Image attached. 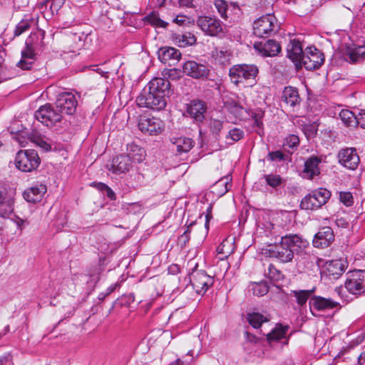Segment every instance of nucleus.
<instances>
[{
	"label": "nucleus",
	"mask_w": 365,
	"mask_h": 365,
	"mask_svg": "<svg viewBox=\"0 0 365 365\" xmlns=\"http://www.w3.org/2000/svg\"><path fill=\"white\" fill-rule=\"evenodd\" d=\"M308 245L307 240L297 235H286L281 238L279 244L270 246L267 252L270 257L276 258L281 262L287 263L292 260L295 252L302 251Z\"/></svg>",
	"instance_id": "1"
},
{
	"label": "nucleus",
	"mask_w": 365,
	"mask_h": 365,
	"mask_svg": "<svg viewBox=\"0 0 365 365\" xmlns=\"http://www.w3.org/2000/svg\"><path fill=\"white\" fill-rule=\"evenodd\" d=\"M258 71L257 67L255 65L237 64L230 68L229 76L232 83L237 86L248 81H254Z\"/></svg>",
	"instance_id": "2"
},
{
	"label": "nucleus",
	"mask_w": 365,
	"mask_h": 365,
	"mask_svg": "<svg viewBox=\"0 0 365 365\" xmlns=\"http://www.w3.org/2000/svg\"><path fill=\"white\" fill-rule=\"evenodd\" d=\"M279 29V24L274 14L262 16L253 23V33L258 37L271 36Z\"/></svg>",
	"instance_id": "3"
},
{
	"label": "nucleus",
	"mask_w": 365,
	"mask_h": 365,
	"mask_svg": "<svg viewBox=\"0 0 365 365\" xmlns=\"http://www.w3.org/2000/svg\"><path fill=\"white\" fill-rule=\"evenodd\" d=\"M136 103L139 107L160 110L166 106L167 101L165 97L145 88L138 96Z\"/></svg>",
	"instance_id": "4"
},
{
	"label": "nucleus",
	"mask_w": 365,
	"mask_h": 365,
	"mask_svg": "<svg viewBox=\"0 0 365 365\" xmlns=\"http://www.w3.org/2000/svg\"><path fill=\"white\" fill-rule=\"evenodd\" d=\"M197 24L206 35L210 36H222L226 33V26L215 16H200Z\"/></svg>",
	"instance_id": "5"
},
{
	"label": "nucleus",
	"mask_w": 365,
	"mask_h": 365,
	"mask_svg": "<svg viewBox=\"0 0 365 365\" xmlns=\"http://www.w3.org/2000/svg\"><path fill=\"white\" fill-rule=\"evenodd\" d=\"M16 167L23 172H31L40 164V158L34 150H20L15 158Z\"/></svg>",
	"instance_id": "6"
},
{
	"label": "nucleus",
	"mask_w": 365,
	"mask_h": 365,
	"mask_svg": "<svg viewBox=\"0 0 365 365\" xmlns=\"http://www.w3.org/2000/svg\"><path fill=\"white\" fill-rule=\"evenodd\" d=\"M331 196L330 192L325 188H319L305 196L300 204L302 209L317 210L324 205Z\"/></svg>",
	"instance_id": "7"
},
{
	"label": "nucleus",
	"mask_w": 365,
	"mask_h": 365,
	"mask_svg": "<svg viewBox=\"0 0 365 365\" xmlns=\"http://www.w3.org/2000/svg\"><path fill=\"white\" fill-rule=\"evenodd\" d=\"M35 118L46 126H50L61 121L62 113L58 109L54 108L51 105L46 104L41 106L36 111Z\"/></svg>",
	"instance_id": "8"
},
{
	"label": "nucleus",
	"mask_w": 365,
	"mask_h": 365,
	"mask_svg": "<svg viewBox=\"0 0 365 365\" xmlns=\"http://www.w3.org/2000/svg\"><path fill=\"white\" fill-rule=\"evenodd\" d=\"M190 280L193 289L198 294H204L214 282L213 278L202 270L192 272Z\"/></svg>",
	"instance_id": "9"
},
{
	"label": "nucleus",
	"mask_w": 365,
	"mask_h": 365,
	"mask_svg": "<svg viewBox=\"0 0 365 365\" xmlns=\"http://www.w3.org/2000/svg\"><path fill=\"white\" fill-rule=\"evenodd\" d=\"M324 54L315 47H308L305 49L300 66H304L307 70L318 69L324 63Z\"/></svg>",
	"instance_id": "10"
},
{
	"label": "nucleus",
	"mask_w": 365,
	"mask_h": 365,
	"mask_svg": "<svg viewBox=\"0 0 365 365\" xmlns=\"http://www.w3.org/2000/svg\"><path fill=\"white\" fill-rule=\"evenodd\" d=\"M78 102L73 93L63 92L58 95L56 107L63 114L73 115L76 113Z\"/></svg>",
	"instance_id": "11"
},
{
	"label": "nucleus",
	"mask_w": 365,
	"mask_h": 365,
	"mask_svg": "<svg viewBox=\"0 0 365 365\" xmlns=\"http://www.w3.org/2000/svg\"><path fill=\"white\" fill-rule=\"evenodd\" d=\"M138 126L142 133L149 135H158L163 130V121L154 117L141 116Z\"/></svg>",
	"instance_id": "12"
},
{
	"label": "nucleus",
	"mask_w": 365,
	"mask_h": 365,
	"mask_svg": "<svg viewBox=\"0 0 365 365\" xmlns=\"http://www.w3.org/2000/svg\"><path fill=\"white\" fill-rule=\"evenodd\" d=\"M365 272L362 269H355L349 273L345 287L349 292L358 294L363 292Z\"/></svg>",
	"instance_id": "13"
},
{
	"label": "nucleus",
	"mask_w": 365,
	"mask_h": 365,
	"mask_svg": "<svg viewBox=\"0 0 365 365\" xmlns=\"http://www.w3.org/2000/svg\"><path fill=\"white\" fill-rule=\"evenodd\" d=\"M338 158L339 163L350 170H355L359 163V157L354 148H346L340 150Z\"/></svg>",
	"instance_id": "14"
},
{
	"label": "nucleus",
	"mask_w": 365,
	"mask_h": 365,
	"mask_svg": "<svg viewBox=\"0 0 365 365\" xmlns=\"http://www.w3.org/2000/svg\"><path fill=\"white\" fill-rule=\"evenodd\" d=\"M255 49L263 56H275L281 51V46L274 40L255 42Z\"/></svg>",
	"instance_id": "15"
},
{
	"label": "nucleus",
	"mask_w": 365,
	"mask_h": 365,
	"mask_svg": "<svg viewBox=\"0 0 365 365\" xmlns=\"http://www.w3.org/2000/svg\"><path fill=\"white\" fill-rule=\"evenodd\" d=\"M183 72L192 78H200L207 76L209 69L204 64L195 61H187L183 65Z\"/></svg>",
	"instance_id": "16"
},
{
	"label": "nucleus",
	"mask_w": 365,
	"mask_h": 365,
	"mask_svg": "<svg viewBox=\"0 0 365 365\" xmlns=\"http://www.w3.org/2000/svg\"><path fill=\"white\" fill-rule=\"evenodd\" d=\"M346 267V262L344 260H331L325 263L323 273L330 279H337L344 272Z\"/></svg>",
	"instance_id": "17"
},
{
	"label": "nucleus",
	"mask_w": 365,
	"mask_h": 365,
	"mask_svg": "<svg viewBox=\"0 0 365 365\" xmlns=\"http://www.w3.org/2000/svg\"><path fill=\"white\" fill-rule=\"evenodd\" d=\"M36 36H29L26 40V47L21 51V60L17 63V66L23 70H28L31 68V62L27 60L33 59L35 56V51L36 48L32 47L33 39Z\"/></svg>",
	"instance_id": "18"
},
{
	"label": "nucleus",
	"mask_w": 365,
	"mask_h": 365,
	"mask_svg": "<svg viewBox=\"0 0 365 365\" xmlns=\"http://www.w3.org/2000/svg\"><path fill=\"white\" fill-rule=\"evenodd\" d=\"M334 240V235L331 227H324L314 235L313 245L315 247H327Z\"/></svg>",
	"instance_id": "19"
},
{
	"label": "nucleus",
	"mask_w": 365,
	"mask_h": 365,
	"mask_svg": "<svg viewBox=\"0 0 365 365\" xmlns=\"http://www.w3.org/2000/svg\"><path fill=\"white\" fill-rule=\"evenodd\" d=\"M207 106L205 102L193 100L187 106V112L196 122H202L205 118Z\"/></svg>",
	"instance_id": "20"
},
{
	"label": "nucleus",
	"mask_w": 365,
	"mask_h": 365,
	"mask_svg": "<svg viewBox=\"0 0 365 365\" xmlns=\"http://www.w3.org/2000/svg\"><path fill=\"white\" fill-rule=\"evenodd\" d=\"M340 52L346 61L356 63L363 61L365 50L363 46L352 48L348 46H342Z\"/></svg>",
	"instance_id": "21"
},
{
	"label": "nucleus",
	"mask_w": 365,
	"mask_h": 365,
	"mask_svg": "<svg viewBox=\"0 0 365 365\" xmlns=\"http://www.w3.org/2000/svg\"><path fill=\"white\" fill-rule=\"evenodd\" d=\"M181 57V53L179 50L173 47L162 48L158 51V58L160 61L169 66L174 65Z\"/></svg>",
	"instance_id": "22"
},
{
	"label": "nucleus",
	"mask_w": 365,
	"mask_h": 365,
	"mask_svg": "<svg viewBox=\"0 0 365 365\" xmlns=\"http://www.w3.org/2000/svg\"><path fill=\"white\" fill-rule=\"evenodd\" d=\"M46 186L43 184H37L27 188L24 192V199L29 202H37L41 200L46 192Z\"/></svg>",
	"instance_id": "23"
},
{
	"label": "nucleus",
	"mask_w": 365,
	"mask_h": 365,
	"mask_svg": "<svg viewBox=\"0 0 365 365\" xmlns=\"http://www.w3.org/2000/svg\"><path fill=\"white\" fill-rule=\"evenodd\" d=\"M310 308L317 311H324L336 307L339 303L329 298L314 296L310 299Z\"/></svg>",
	"instance_id": "24"
},
{
	"label": "nucleus",
	"mask_w": 365,
	"mask_h": 365,
	"mask_svg": "<svg viewBox=\"0 0 365 365\" xmlns=\"http://www.w3.org/2000/svg\"><path fill=\"white\" fill-rule=\"evenodd\" d=\"M132 166L133 163L128 157L119 155L113 159L110 167L108 169L115 174H120L129 171Z\"/></svg>",
	"instance_id": "25"
},
{
	"label": "nucleus",
	"mask_w": 365,
	"mask_h": 365,
	"mask_svg": "<svg viewBox=\"0 0 365 365\" xmlns=\"http://www.w3.org/2000/svg\"><path fill=\"white\" fill-rule=\"evenodd\" d=\"M170 86V84L168 80L163 78H155L148 83L145 88L166 98L169 93Z\"/></svg>",
	"instance_id": "26"
},
{
	"label": "nucleus",
	"mask_w": 365,
	"mask_h": 365,
	"mask_svg": "<svg viewBox=\"0 0 365 365\" xmlns=\"http://www.w3.org/2000/svg\"><path fill=\"white\" fill-rule=\"evenodd\" d=\"M304 52L302 50L301 43L299 41L292 40L287 47V56L297 66L301 65V61Z\"/></svg>",
	"instance_id": "27"
},
{
	"label": "nucleus",
	"mask_w": 365,
	"mask_h": 365,
	"mask_svg": "<svg viewBox=\"0 0 365 365\" xmlns=\"http://www.w3.org/2000/svg\"><path fill=\"white\" fill-rule=\"evenodd\" d=\"M129 160L133 163H140L145 158V150L138 145L132 143L127 145V155Z\"/></svg>",
	"instance_id": "28"
},
{
	"label": "nucleus",
	"mask_w": 365,
	"mask_h": 365,
	"mask_svg": "<svg viewBox=\"0 0 365 365\" xmlns=\"http://www.w3.org/2000/svg\"><path fill=\"white\" fill-rule=\"evenodd\" d=\"M14 198L11 195L0 191V217H8L14 210Z\"/></svg>",
	"instance_id": "29"
},
{
	"label": "nucleus",
	"mask_w": 365,
	"mask_h": 365,
	"mask_svg": "<svg viewBox=\"0 0 365 365\" xmlns=\"http://www.w3.org/2000/svg\"><path fill=\"white\" fill-rule=\"evenodd\" d=\"M321 163V159L317 157H311L305 161L304 169L303 171L304 177L312 180L314 176L319 175L320 170L319 164Z\"/></svg>",
	"instance_id": "30"
},
{
	"label": "nucleus",
	"mask_w": 365,
	"mask_h": 365,
	"mask_svg": "<svg viewBox=\"0 0 365 365\" xmlns=\"http://www.w3.org/2000/svg\"><path fill=\"white\" fill-rule=\"evenodd\" d=\"M282 101L290 107H294L299 104L300 98L298 91L293 87H286L284 89L282 96Z\"/></svg>",
	"instance_id": "31"
},
{
	"label": "nucleus",
	"mask_w": 365,
	"mask_h": 365,
	"mask_svg": "<svg viewBox=\"0 0 365 365\" xmlns=\"http://www.w3.org/2000/svg\"><path fill=\"white\" fill-rule=\"evenodd\" d=\"M173 144L176 148V151L178 153H187L194 145V142L191 138L185 137H180L175 138Z\"/></svg>",
	"instance_id": "32"
},
{
	"label": "nucleus",
	"mask_w": 365,
	"mask_h": 365,
	"mask_svg": "<svg viewBox=\"0 0 365 365\" xmlns=\"http://www.w3.org/2000/svg\"><path fill=\"white\" fill-rule=\"evenodd\" d=\"M6 56V51L0 47V81H6L14 76V73L10 71L5 63Z\"/></svg>",
	"instance_id": "33"
},
{
	"label": "nucleus",
	"mask_w": 365,
	"mask_h": 365,
	"mask_svg": "<svg viewBox=\"0 0 365 365\" xmlns=\"http://www.w3.org/2000/svg\"><path fill=\"white\" fill-rule=\"evenodd\" d=\"M234 243L232 239L226 238L217 247V254L222 255V259L227 258L234 252Z\"/></svg>",
	"instance_id": "34"
},
{
	"label": "nucleus",
	"mask_w": 365,
	"mask_h": 365,
	"mask_svg": "<svg viewBox=\"0 0 365 365\" xmlns=\"http://www.w3.org/2000/svg\"><path fill=\"white\" fill-rule=\"evenodd\" d=\"M287 331V327H283L281 324H277L274 329L267 334V339L269 342L272 341H278L285 336Z\"/></svg>",
	"instance_id": "35"
},
{
	"label": "nucleus",
	"mask_w": 365,
	"mask_h": 365,
	"mask_svg": "<svg viewBox=\"0 0 365 365\" xmlns=\"http://www.w3.org/2000/svg\"><path fill=\"white\" fill-rule=\"evenodd\" d=\"M230 180V179L229 177L226 176L216 182L212 187L213 192H216L218 195L220 196L225 195L231 187Z\"/></svg>",
	"instance_id": "36"
},
{
	"label": "nucleus",
	"mask_w": 365,
	"mask_h": 365,
	"mask_svg": "<svg viewBox=\"0 0 365 365\" xmlns=\"http://www.w3.org/2000/svg\"><path fill=\"white\" fill-rule=\"evenodd\" d=\"M175 36L176 43L181 47L193 45L196 41L195 35L190 32L178 34Z\"/></svg>",
	"instance_id": "37"
},
{
	"label": "nucleus",
	"mask_w": 365,
	"mask_h": 365,
	"mask_svg": "<svg viewBox=\"0 0 365 365\" xmlns=\"http://www.w3.org/2000/svg\"><path fill=\"white\" fill-rule=\"evenodd\" d=\"M247 320L252 327L257 329L262 323L268 322L269 319L260 313L252 312L247 314Z\"/></svg>",
	"instance_id": "38"
},
{
	"label": "nucleus",
	"mask_w": 365,
	"mask_h": 365,
	"mask_svg": "<svg viewBox=\"0 0 365 365\" xmlns=\"http://www.w3.org/2000/svg\"><path fill=\"white\" fill-rule=\"evenodd\" d=\"M340 118L345 125L354 127L357 125L358 120L354 114L348 110H342L339 113Z\"/></svg>",
	"instance_id": "39"
},
{
	"label": "nucleus",
	"mask_w": 365,
	"mask_h": 365,
	"mask_svg": "<svg viewBox=\"0 0 365 365\" xmlns=\"http://www.w3.org/2000/svg\"><path fill=\"white\" fill-rule=\"evenodd\" d=\"M262 179L264 180L266 184L274 189L280 187L283 183V178L277 174L270 173L264 175Z\"/></svg>",
	"instance_id": "40"
},
{
	"label": "nucleus",
	"mask_w": 365,
	"mask_h": 365,
	"mask_svg": "<svg viewBox=\"0 0 365 365\" xmlns=\"http://www.w3.org/2000/svg\"><path fill=\"white\" fill-rule=\"evenodd\" d=\"M312 292V290H299L293 291V294L297 298V304L302 306L307 302Z\"/></svg>",
	"instance_id": "41"
},
{
	"label": "nucleus",
	"mask_w": 365,
	"mask_h": 365,
	"mask_svg": "<svg viewBox=\"0 0 365 365\" xmlns=\"http://www.w3.org/2000/svg\"><path fill=\"white\" fill-rule=\"evenodd\" d=\"M32 23L31 19H23L21 20L16 26L14 30V36H19L21 35L23 33L26 31L31 27V24Z\"/></svg>",
	"instance_id": "42"
},
{
	"label": "nucleus",
	"mask_w": 365,
	"mask_h": 365,
	"mask_svg": "<svg viewBox=\"0 0 365 365\" xmlns=\"http://www.w3.org/2000/svg\"><path fill=\"white\" fill-rule=\"evenodd\" d=\"M215 6L220 15V16L224 19H227L228 18V16L227 14V11L228 9V4L226 1L225 0H215Z\"/></svg>",
	"instance_id": "43"
},
{
	"label": "nucleus",
	"mask_w": 365,
	"mask_h": 365,
	"mask_svg": "<svg viewBox=\"0 0 365 365\" xmlns=\"http://www.w3.org/2000/svg\"><path fill=\"white\" fill-rule=\"evenodd\" d=\"M36 36L33 39V45L32 47L38 49L43 46V39L44 38V31H37L36 32L31 33L30 36Z\"/></svg>",
	"instance_id": "44"
},
{
	"label": "nucleus",
	"mask_w": 365,
	"mask_h": 365,
	"mask_svg": "<svg viewBox=\"0 0 365 365\" xmlns=\"http://www.w3.org/2000/svg\"><path fill=\"white\" fill-rule=\"evenodd\" d=\"M253 294L256 296H263L266 294L268 291V287L264 283H255L252 287Z\"/></svg>",
	"instance_id": "45"
},
{
	"label": "nucleus",
	"mask_w": 365,
	"mask_h": 365,
	"mask_svg": "<svg viewBox=\"0 0 365 365\" xmlns=\"http://www.w3.org/2000/svg\"><path fill=\"white\" fill-rule=\"evenodd\" d=\"M147 21L153 26L165 28L167 26V23L161 20L158 16L155 13H151L146 16Z\"/></svg>",
	"instance_id": "46"
},
{
	"label": "nucleus",
	"mask_w": 365,
	"mask_h": 365,
	"mask_svg": "<svg viewBox=\"0 0 365 365\" xmlns=\"http://www.w3.org/2000/svg\"><path fill=\"white\" fill-rule=\"evenodd\" d=\"M243 136V130L240 128H235L229 131L227 138L230 139L232 142H236L242 138Z\"/></svg>",
	"instance_id": "47"
},
{
	"label": "nucleus",
	"mask_w": 365,
	"mask_h": 365,
	"mask_svg": "<svg viewBox=\"0 0 365 365\" xmlns=\"http://www.w3.org/2000/svg\"><path fill=\"white\" fill-rule=\"evenodd\" d=\"M339 200L346 207L351 206L354 202L353 196L350 192H340Z\"/></svg>",
	"instance_id": "48"
},
{
	"label": "nucleus",
	"mask_w": 365,
	"mask_h": 365,
	"mask_svg": "<svg viewBox=\"0 0 365 365\" xmlns=\"http://www.w3.org/2000/svg\"><path fill=\"white\" fill-rule=\"evenodd\" d=\"M31 141L39 146L44 150H48L51 149V145L45 141L41 136L33 135L30 138Z\"/></svg>",
	"instance_id": "49"
},
{
	"label": "nucleus",
	"mask_w": 365,
	"mask_h": 365,
	"mask_svg": "<svg viewBox=\"0 0 365 365\" xmlns=\"http://www.w3.org/2000/svg\"><path fill=\"white\" fill-rule=\"evenodd\" d=\"M209 128L210 132L212 134L217 135L220 133L222 128V122L216 119L211 120L210 122Z\"/></svg>",
	"instance_id": "50"
},
{
	"label": "nucleus",
	"mask_w": 365,
	"mask_h": 365,
	"mask_svg": "<svg viewBox=\"0 0 365 365\" xmlns=\"http://www.w3.org/2000/svg\"><path fill=\"white\" fill-rule=\"evenodd\" d=\"M229 108L235 113L236 115L239 117H242V113L244 110H245V108L240 105L237 102L232 101L229 105Z\"/></svg>",
	"instance_id": "51"
},
{
	"label": "nucleus",
	"mask_w": 365,
	"mask_h": 365,
	"mask_svg": "<svg viewBox=\"0 0 365 365\" xmlns=\"http://www.w3.org/2000/svg\"><path fill=\"white\" fill-rule=\"evenodd\" d=\"M230 54L227 51H216L215 58L220 63L225 64L228 63Z\"/></svg>",
	"instance_id": "52"
},
{
	"label": "nucleus",
	"mask_w": 365,
	"mask_h": 365,
	"mask_svg": "<svg viewBox=\"0 0 365 365\" xmlns=\"http://www.w3.org/2000/svg\"><path fill=\"white\" fill-rule=\"evenodd\" d=\"M299 139L295 135H289L285 139V145L289 148H295L299 145Z\"/></svg>",
	"instance_id": "53"
},
{
	"label": "nucleus",
	"mask_w": 365,
	"mask_h": 365,
	"mask_svg": "<svg viewBox=\"0 0 365 365\" xmlns=\"http://www.w3.org/2000/svg\"><path fill=\"white\" fill-rule=\"evenodd\" d=\"M267 274L273 280H279L282 277V274L280 271L277 270L275 267L270 265L268 269Z\"/></svg>",
	"instance_id": "54"
},
{
	"label": "nucleus",
	"mask_w": 365,
	"mask_h": 365,
	"mask_svg": "<svg viewBox=\"0 0 365 365\" xmlns=\"http://www.w3.org/2000/svg\"><path fill=\"white\" fill-rule=\"evenodd\" d=\"M284 155L282 153V152L277 150L274 152H270L268 154V158L269 160L273 161V160H284Z\"/></svg>",
	"instance_id": "55"
},
{
	"label": "nucleus",
	"mask_w": 365,
	"mask_h": 365,
	"mask_svg": "<svg viewBox=\"0 0 365 365\" xmlns=\"http://www.w3.org/2000/svg\"><path fill=\"white\" fill-rule=\"evenodd\" d=\"M173 21L177 24L182 26L188 22V18L185 15H178L174 19Z\"/></svg>",
	"instance_id": "56"
},
{
	"label": "nucleus",
	"mask_w": 365,
	"mask_h": 365,
	"mask_svg": "<svg viewBox=\"0 0 365 365\" xmlns=\"http://www.w3.org/2000/svg\"><path fill=\"white\" fill-rule=\"evenodd\" d=\"M0 365H14L11 358L9 355L0 358Z\"/></svg>",
	"instance_id": "57"
},
{
	"label": "nucleus",
	"mask_w": 365,
	"mask_h": 365,
	"mask_svg": "<svg viewBox=\"0 0 365 365\" xmlns=\"http://www.w3.org/2000/svg\"><path fill=\"white\" fill-rule=\"evenodd\" d=\"M180 7H192V0H178Z\"/></svg>",
	"instance_id": "58"
},
{
	"label": "nucleus",
	"mask_w": 365,
	"mask_h": 365,
	"mask_svg": "<svg viewBox=\"0 0 365 365\" xmlns=\"http://www.w3.org/2000/svg\"><path fill=\"white\" fill-rule=\"evenodd\" d=\"M101 186H102V187H103L106 190L107 196L110 199H111V200L115 199V193L109 187H108L105 184H102Z\"/></svg>",
	"instance_id": "59"
},
{
	"label": "nucleus",
	"mask_w": 365,
	"mask_h": 365,
	"mask_svg": "<svg viewBox=\"0 0 365 365\" xmlns=\"http://www.w3.org/2000/svg\"><path fill=\"white\" fill-rule=\"evenodd\" d=\"M336 225L339 227H346L348 223L343 217H340L336 220Z\"/></svg>",
	"instance_id": "60"
},
{
	"label": "nucleus",
	"mask_w": 365,
	"mask_h": 365,
	"mask_svg": "<svg viewBox=\"0 0 365 365\" xmlns=\"http://www.w3.org/2000/svg\"><path fill=\"white\" fill-rule=\"evenodd\" d=\"M253 118L255 119V125L259 128H261L262 125V122L257 117V115H255Z\"/></svg>",
	"instance_id": "61"
},
{
	"label": "nucleus",
	"mask_w": 365,
	"mask_h": 365,
	"mask_svg": "<svg viewBox=\"0 0 365 365\" xmlns=\"http://www.w3.org/2000/svg\"><path fill=\"white\" fill-rule=\"evenodd\" d=\"M189 232V227L187 228V230L185 231V232L181 235V239H184L185 240H187L188 239L187 232Z\"/></svg>",
	"instance_id": "62"
},
{
	"label": "nucleus",
	"mask_w": 365,
	"mask_h": 365,
	"mask_svg": "<svg viewBox=\"0 0 365 365\" xmlns=\"http://www.w3.org/2000/svg\"><path fill=\"white\" fill-rule=\"evenodd\" d=\"M165 0H157V4L158 6L161 7L164 5Z\"/></svg>",
	"instance_id": "63"
},
{
	"label": "nucleus",
	"mask_w": 365,
	"mask_h": 365,
	"mask_svg": "<svg viewBox=\"0 0 365 365\" xmlns=\"http://www.w3.org/2000/svg\"><path fill=\"white\" fill-rule=\"evenodd\" d=\"M273 228H274V225L271 222L269 223V225L267 227V229L271 230Z\"/></svg>",
	"instance_id": "64"
}]
</instances>
